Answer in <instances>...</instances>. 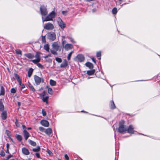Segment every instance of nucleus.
<instances>
[{
	"mask_svg": "<svg viewBox=\"0 0 160 160\" xmlns=\"http://www.w3.org/2000/svg\"><path fill=\"white\" fill-rule=\"evenodd\" d=\"M124 123V121L123 120H121L119 123L118 131L120 133H122L127 131V128L125 127Z\"/></svg>",
	"mask_w": 160,
	"mask_h": 160,
	"instance_id": "obj_1",
	"label": "nucleus"
},
{
	"mask_svg": "<svg viewBox=\"0 0 160 160\" xmlns=\"http://www.w3.org/2000/svg\"><path fill=\"white\" fill-rule=\"evenodd\" d=\"M47 38L49 40L52 41H54L56 39V35L53 32H50L47 34Z\"/></svg>",
	"mask_w": 160,
	"mask_h": 160,
	"instance_id": "obj_2",
	"label": "nucleus"
},
{
	"mask_svg": "<svg viewBox=\"0 0 160 160\" xmlns=\"http://www.w3.org/2000/svg\"><path fill=\"white\" fill-rule=\"evenodd\" d=\"M40 11L41 14L42 16H46L48 14V12L46 7L44 5H42L41 6Z\"/></svg>",
	"mask_w": 160,
	"mask_h": 160,
	"instance_id": "obj_3",
	"label": "nucleus"
},
{
	"mask_svg": "<svg viewBox=\"0 0 160 160\" xmlns=\"http://www.w3.org/2000/svg\"><path fill=\"white\" fill-rule=\"evenodd\" d=\"M43 28L47 30H51L54 28V27L52 24L48 22L45 24Z\"/></svg>",
	"mask_w": 160,
	"mask_h": 160,
	"instance_id": "obj_4",
	"label": "nucleus"
},
{
	"mask_svg": "<svg viewBox=\"0 0 160 160\" xmlns=\"http://www.w3.org/2000/svg\"><path fill=\"white\" fill-rule=\"evenodd\" d=\"M84 57L83 55L79 54L75 58L74 60L78 62H81L84 61Z\"/></svg>",
	"mask_w": 160,
	"mask_h": 160,
	"instance_id": "obj_5",
	"label": "nucleus"
},
{
	"mask_svg": "<svg viewBox=\"0 0 160 160\" xmlns=\"http://www.w3.org/2000/svg\"><path fill=\"white\" fill-rule=\"evenodd\" d=\"M34 79L36 84L37 85H39L41 82H44L43 78H42L37 75L34 76Z\"/></svg>",
	"mask_w": 160,
	"mask_h": 160,
	"instance_id": "obj_6",
	"label": "nucleus"
},
{
	"mask_svg": "<svg viewBox=\"0 0 160 160\" xmlns=\"http://www.w3.org/2000/svg\"><path fill=\"white\" fill-rule=\"evenodd\" d=\"M52 48L56 51H58V50H59L60 51H61V49H59V48L60 47L59 43L58 42H53L52 45Z\"/></svg>",
	"mask_w": 160,
	"mask_h": 160,
	"instance_id": "obj_7",
	"label": "nucleus"
},
{
	"mask_svg": "<svg viewBox=\"0 0 160 160\" xmlns=\"http://www.w3.org/2000/svg\"><path fill=\"white\" fill-rule=\"evenodd\" d=\"M35 57L36 59L32 61L33 63H37L38 62L40 61L41 58L39 52H37L35 56Z\"/></svg>",
	"mask_w": 160,
	"mask_h": 160,
	"instance_id": "obj_8",
	"label": "nucleus"
},
{
	"mask_svg": "<svg viewBox=\"0 0 160 160\" xmlns=\"http://www.w3.org/2000/svg\"><path fill=\"white\" fill-rule=\"evenodd\" d=\"M58 22L60 27L62 29H63L66 27L65 24L62 21L60 18H58Z\"/></svg>",
	"mask_w": 160,
	"mask_h": 160,
	"instance_id": "obj_9",
	"label": "nucleus"
},
{
	"mask_svg": "<svg viewBox=\"0 0 160 160\" xmlns=\"http://www.w3.org/2000/svg\"><path fill=\"white\" fill-rule=\"evenodd\" d=\"M41 125L45 127H48L49 124L48 121L45 120H42L41 121Z\"/></svg>",
	"mask_w": 160,
	"mask_h": 160,
	"instance_id": "obj_10",
	"label": "nucleus"
},
{
	"mask_svg": "<svg viewBox=\"0 0 160 160\" xmlns=\"http://www.w3.org/2000/svg\"><path fill=\"white\" fill-rule=\"evenodd\" d=\"M63 47L66 50L68 51L72 49L73 48V46L71 44H66Z\"/></svg>",
	"mask_w": 160,
	"mask_h": 160,
	"instance_id": "obj_11",
	"label": "nucleus"
},
{
	"mask_svg": "<svg viewBox=\"0 0 160 160\" xmlns=\"http://www.w3.org/2000/svg\"><path fill=\"white\" fill-rule=\"evenodd\" d=\"M128 132L130 133H133L134 132V128L133 126L132 125H130L129 126L128 128H127V131Z\"/></svg>",
	"mask_w": 160,
	"mask_h": 160,
	"instance_id": "obj_12",
	"label": "nucleus"
},
{
	"mask_svg": "<svg viewBox=\"0 0 160 160\" xmlns=\"http://www.w3.org/2000/svg\"><path fill=\"white\" fill-rule=\"evenodd\" d=\"M44 132L46 134L49 136H50V135L52 133V129L51 128H48L45 129Z\"/></svg>",
	"mask_w": 160,
	"mask_h": 160,
	"instance_id": "obj_13",
	"label": "nucleus"
},
{
	"mask_svg": "<svg viewBox=\"0 0 160 160\" xmlns=\"http://www.w3.org/2000/svg\"><path fill=\"white\" fill-rule=\"evenodd\" d=\"M23 132L25 139L26 140L30 136L29 134L27 132L26 130H24L23 131Z\"/></svg>",
	"mask_w": 160,
	"mask_h": 160,
	"instance_id": "obj_14",
	"label": "nucleus"
},
{
	"mask_svg": "<svg viewBox=\"0 0 160 160\" xmlns=\"http://www.w3.org/2000/svg\"><path fill=\"white\" fill-rule=\"evenodd\" d=\"M22 151L23 154L26 155H28L29 154L28 150L26 148H22Z\"/></svg>",
	"mask_w": 160,
	"mask_h": 160,
	"instance_id": "obj_15",
	"label": "nucleus"
},
{
	"mask_svg": "<svg viewBox=\"0 0 160 160\" xmlns=\"http://www.w3.org/2000/svg\"><path fill=\"white\" fill-rule=\"evenodd\" d=\"M24 56L30 59L33 58L34 57V55L31 53H26Z\"/></svg>",
	"mask_w": 160,
	"mask_h": 160,
	"instance_id": "obj_16",
	"label": "nucleus"
},
{
	"mask_svg": "<svg viewBox=\"0 0 160 160\" xmlns=\"http://www.w3.org/2000/svg\"><path fill=\"white\" fill-rule=\"evenodd\" d=\"M42 21L43 22H46L48 21L52 20L51 19V18H50V17L48 15V16L46 17L44 19L43 17H42Z\"/></svg>",
	"mask_w": 160,
	"mask_h": 160,
	"instance_id": "obj_17",
	"label": "nucleus"
},
{
	"mask_svg": "<svg viewBox=\"0 0 160 160\" xmlns=\"http://www.w3.org/2000/svg\"><path fill=\"white\" fill-rule=\"evenodd\" d=\"M7 114L6 111H4L1 114V117L3 120H5L7 118Z\"/></svg>",
	"mask_w": 160,
	"mask_h": 160,
	"instance_id": "obj_18",
	"label": "nucleus"
},
{
	"mask_svg": "<svg viewBox=\"0 0 160 160\" xmlns=\"http://www.w3.org/2000/svg\"><path fill=\"white\" fill-rule=\"evenodd\" d=\"M48 96H45L42 97V100L43 102H45L46 104H48Z\"/></svg>",
	"mask_w": 160,
	"mask_h": 160,
	"instance_id": "obj_19",
	"label": "nucleus"
},
{
	"mask_svg": "<svg viewBox=\"0 0 160 160\" xmlns=\"http://www.w3.org/2000/svg\"><path fill=\"white\" fill-rule=\"evenodd\" d=\"M86 66L89 67L90 68L92 69L93 68V64L90 62H88L85 63Z\"/></svg>",
	"mask_w": 160,
	"mask_h": 160,
	"instance_id": "obj_20",
	"label": "nucleus"
},
{
	"mask_svg": "<svg viewBox=\"0 0 160 160\" xmlns=\"http://www.w3.org/2000/svg\"><path fill=\"white\" fill-rule=\"evenodd\" d=\"M5 94V90L4 87L2 86H1L0 95H3Z\"/></svg>",
	"mask_w": 160,
	"mask_h": 160,
	"instance_id": "obj_21",
	"label": "nucleus"
},
{
	"mask_svg": "<svg viewBox=\"0 0 160 160\" xmlns=\"http://www.w3.org/2000/svg\"><path fill=\"white\" fill-rule=\"evenodd\" d=\"M48 15L50 17V18H51L52 20V18H54L55 16V13L54 11H52Z\"/></svg>",
	"mask_w": 160,
	"mask_h": 160,
	"instance_id": "obj_22",
	"label": "nucleus"
},
{
	"mask_svg": "<svg viewBox=\"0 0 160 160\" xmlns=\"http://www.w3.org/2000/svg\"><path fill=\"white\" fill-rule=\"evenodd\" d=\"M67 66V63L66 60H65L61 64L60 67L61 68L65 67Z\"/></svg>",
	"mask_w": 160,
	"mask_h": 160,
	"instance_id": "obj_23",
	"label": "nucleus"
},
{
	"mask_svg": "<svg viewBox=\"0 0 160 160\" xmlns=\"http://www.w3.org/2000/svg\"><path fill=\"white\" fill-rule=\"evenodd\" d=\"M33 71V69L32 68H30L29 69L28 72V77H30L32 75Z\"/></svg>",
	"mask_w": 160,
	"mask_h": 160,
	"instance_id": "obj_24",
	"label": "nucleus"
},
{
	"mask_svg": "<svg viewBox=\"0 0 160 160\" xmlns=\"http://www.w3.org/2000/svg\"><path fill=\"white\" fill-rule=\"evenodd\" d=\"M95 71L94 70H92L90 71H87V73L89 75H91L94 74Z\"/></svg>",
	"mask_w": 160,
	"mask_h": 160,
	"instance_id": "obj_25",
	"label": "nucleus"
},
{
	"mask_svg": "<svg viewBox=\"0 0 160 160\" xmlns=\"http://www.w3.org/2000/svg\"><path fill=\"white\" fill-rule=\"evenodd\" d=\"M110 107L112 109L115 108V106L113 101H111L110 102Z\"/></svg>",
	"mask_w": 160,
	"mask_h": 160,
	"instance_id": "obj_26",
	"label": "nucleus"
},
{
	"mask_svg": "<svg viewBox=\"0 0 160 160\" xmlns=\"http://www.w3.org/2000/svg\"><path fill=\"white\" fill-rule=\"evenodd\" d=\"M46 87L48 89V93L51 95L52 94L53 92L52 88H49L48 86H47Z\"/></svg>",
	"mask_w": 160,
	"mask_h": 160,
	"instance_id": "obj_27",
	"label": "nucleus"
},
{
	"mask_svg": "<svg viewBox=\"0 0 160 160\" xmlns=\"http://www.w3.org/2000/svg\"><path fill=\"white\" fill-rule=\"evenodd\" d=\"M29 143L33 146H35L36 144L35 142L32 141V140L29 139L28 140Z\"/></svg>",
	"mask_w": 160,
	"mask_h": 160,
	"instance_id": "obj_28",
	"label": "nucleus"
},
{
	"mask_svg": "<svg viewBox=\"0 0 160 160\" xmlns=\"http://www.w3.org/2000/svg\"><path fill=\"white\" fill-rule=\"evenodd\" d=\"M16 137L17 139L19 141H21L22 140V137L20 135L16 134Z\"/></svg>",
	"mask_w": 160,
	"mask_h": 160,
	"instance_id": "obj_29",
	"label": "nucleus"
},
{
	"mask_svg": "<svg viewBox=\"0 0 160 160\" xmlns=\"http://www.w3.org/2000/svg\"><path fill=\"white\" fill-rule=\"evenodd\" d=\"M50 83L51 85L54 86L56 85V82L55 81L51 79L50 80Z\"/></svg>",
	"mask_w": 160,
	"mask_h": 160,
	"instance_id": "obj_30",
	"label": "nucleus"
},
{
	"mask_svg": "<svg viewBox=\"0 0 160 160\" xmlns=\"http://www.w3.org/2000/svg\"><path fill=\"white\" fill-rule=\"evenodd\" d=\"M40 150V148L39 146H37L36 148H33L32 149V151L34 152H39Z\"/></svg>",
	"mask_w": 160,
	"mask_h": 160,
	"instance_id": "obj_31",
	"label": "nucleus"
},
{
	"mask_svg": "<svg viewBox=\"0 0 160 160\" xmlns=\"http://www.w3.org/2000/svg\"><path fill=\"white\" fill-rule=\"evenodd\" d=\"M44 48L45 50L49 52V47L48 44H46L44 46Z\"/></svg>",
	"mask_w": 160,
	"mask_h": 160,
	"instance_id": "obj_32",
	"label": "nucleus"
},
{
	"mask_svg": "<svg viewBox=\"0 0 160 160\" xmlns=\"http://www.w3.org/2000/svg\"><path fill=\"white\" fill-rule=\"evenodd\" d=\"M15 124L16 126L18 127H19L21 125V123L18 122L17 119H16V121L15 122Z\"/></svg>",
	"mask_w": 160,
	"mask_h": 160,
	"instance_id": "obj_33",
	"label": "nucleus"
},
{
	"mask_svg": "<svg viewBox=\"0 0 160 160\" xmlns=\"http://www.w3.org/2000/svg\"><path fill=\"white\" fill-rule=\"evenodd\" d=\"M28 85L30 88V89L33 92H34L35 91V90L34 88L33 87L32 85H31L30 83H29L28 84Z\"/></svg>",
	"mask_w": 160,
	"mask_h": 160,
	"instance_id": "obj_34",
	"label": "nucleus"
},
{
	"mask_svg": "<svg viewBox=\"0 0 160 160\" xmlns=\"http://www.w3.org/2000/svg\"><path fill=\"white\" fill-rule=\"evenodd\" d=\"M35 64H36L41 69H43L44 68V66L41 64L40 63H38V62L37 63H35Z\"/></svg>",
	"mask_w": 160,
	"mask_h": 160,
	"instance_id": "obj_35",
	"label": "nucleus"
},
{
	"mask_svg": "<svg viewBox=\"0 0 160 160\" xmlns=\"http://www.w3.org/2000/svg\"><path fill=\"white\" fill-rule=\"evenodd\" d=\"M57 51L55 50H50L51 53L55 55H58V53L57 52Z\"/></svg>",
	"mask_w": 160,
	"mask_h": 160,
	"instance_id": "obj_36",
	"label": "nucleus"
},
{
	"mask_svg": "<svg viewBox=\"0 0 160 160\" xmlns=\"http://www.w3.org/2000/svg\"><path fill=\"white\" fill-rule=\"evenodd\" d=\"M42 41L43 43H45L46 42L45 36H42Z\"/></svg>",
	"mask_w": 160,
	"mask_h": 160,
	"instance_id": "obj_37",
	"label": "nucleus"
},
{
	"mask_svg": "<svg viewBox=\"0 0 160 160\" xmlns=\"http://www.w3.org/2000/svg\"><path fill=\"white\" fill-rule=\"evenodd\" d=\"M4 109V106L2 103L0 102V110H3Z\"/></svg>",
	"mask_w": 160,
	"mask_h": 160,
	"instance_id": "obj_38",
	"label": "nucleus"
},
{
	"mask_svg": "<svg viewBox=\"0 0 160 160\" xmlns=\"http://www.w3.org/2000/svg\"><path fill=\"white\" fill-rule=\"evenodd\" d=\"M117 12V8H114L112 10V12L113 14H116Z\"/></svg>",
	"mask_w": 160,
	"mask_h": 160,
	"instance_id": "obj_39",
	"label": "nucleus"
},
{
	"mask_svg": "<svg viewBox=\"0 0 160 160\" xmlns=\"http://www.w3.org/2000/svg\"><path fill=\"white\" fill-rule=\"evenodd\" d=\"M73 53V52L72 51L69 53L68 54V56L67 57V58L68 60H69L70 59L71 57V55Z\"/></svg>",
	"mask_w": 160,
	"mask_h": 160,
	"instance_id": "obj_40",
	"label": "nucleus"
},
{
	"mask_svg": "<svg viewBox=\"0 0 160 160\" xmlns=\"http://www.w3.org/2000/svg\"><path fill=\"white\" fill-rule=\"evenodd\" d=\"M56 60L58 62H62V60L61 58H55Z\"/></svg>",
	"mask_w": 160,
	"mask_h": 160,
	"instance_id": "obj_41",
	"label": "nucleus"
},
{
	"mask_svg": "<svg viewBox=\"0 0 160 160\" xmlns=\"http://www.w3.org/2000/svg\"><path fill=\"white\" fill-rule=\"evenodd\" d=\"M14 76L15 77V78H16V79H17V81L19 80L20 79L19 76L17 74L15 73L14 74Z\"/></svg>",
	"mask_w": 160,
	"mask_h": 160,
	"instance_id": "obj_42",
	"label": "nucleus"
},
{
	"mask_svg": "<svg viewBox=\"0 0 160 160\" xmlns=\"http://www.w3.org/2000/svg\"><path fill=\"white\" fill-rule=\"evenodd\" d=\"M11 92L12 93H15L16 92V91L15 89L14 88H12L11 89Z\"/></svg>",
	"mask_w": 160,
	"mask_h": 160,
	"instance_id": "obj_43",
	"label": "nucleus"
},
{
	"mask_svg": "<svg viewBox=\"0 0 160 160\" xmlns=\"http://www.w3.org/2000/svg\"><path fill=\"white\" fill-rule=\"evenodd\" d=\"M17 54H21V51L20 50H15Z\"/></svg>",
	"mask_w": 160,
	"mask_h": 160,
	"instance_id": "obj_44",
	"label": "nucleus"
},
{
	"mask_svg": "<svg viewBox=\"0 0 160 160\" xmlns=\"http://www.w3.org/2000/svg\"><path fill=\"white\" fill-rule=\"evenodd\" d=\"M66 41L65 40H62V44L63 47H64L65 45L66 44Z\"/></svg>",
	"mask_w": 160,
	"mask_h": 160,
	"instance_id": "obj_45",
	"label": "nucleus"
},
{
	"mask_svg": "<svg viewBox=\"0 0 160 160\" xmlns=\"http://www.w3.org/2000/svg\"><path fill=\"white\" fill-rule=\"evenodd\" d=\"M101 56V52H98L97 53V57H100Z\"/></svg>",
	"mask_w": 160,
	"mask_h": 160,
	"instance_id": "obj_46",
	"label": "nucleus"
},
{
	"mask_svg": "<svg viewBox=\"0 0 160 160\" xmlns=\"http://www.w3.org/2000/svg\"><path fill=\"white\" fill-rule=\"evenodd\" d=\"M39 130H40V131H43L44 130L45 131V129L43 127H39Z\"/></svg>",
	"mask_w": 160,
	"mask_h": 160,
	"instance_id": "obj_47",
	"label": "nucleus"
},
{
	"mask_svg": "<svg viewBox=\"0 0 160 160\" xmlns=\"http://www.w3.org/2000/svg\"><path fill=\"white\" fill-rule=\"evenodd\" d=\"M1 156L4 157L5 156V154L3 151H2L0 153Z\"/></svg>",
	"mask_w": 160,
	"mask_h": 160,
	"instance_id": "obj_48",
	"label": "nucleus"
},
{
	"mask_svg": "<svg viewBox=\"0 0 160 160\" xmlns=\"http://www.w3.org/2000/svg\"><path fill=\"white\" fill-rule=\"evenodd\" d=\"M69 40L71 42H73V43H75V42L74 41V39L72 38H69Z\"/></svg>",
	"mask_w": 160,
	"mask_h": 160,
	"instance_id": "obj_49",
	"label": "nucleus"
},
{
	"mask_svg": "<svg viewBox=\"0 0 160 160\" xmlns=\"http://www.w3.org/2000/svg\"><path fill=\"white\" fill-rule=\"evenodd\" d=\"M42 113L43 115V116H45L46 115V113L45 112V111H42Z\"/></svg>",
	"mask_w": 160,
	"mask_h": 160,
	"instance_id": "obj_50",
	"label": "nucleus"
},
{
	"mask_svg": "<svg viewBox=\"0 0 160 160\" xmlns=\"http://www.w3.org/2000/svg\"><path fill=\"white\" fill-rule=\"evenodd\" d=\"M64 157L65 159L66 160H69V157L68 156V155L67 154H65L64 155Z\"/></svg>",
	"mask_w": 160,
	"mask_h": 160,
	"instance_id": "obj_51",
	"label": "nucleus"
},
{
	"mask_svg": "<svg viewBox=\"0 0 160 160\" xmlns=\"http://www.w3.org/2000/svg\"><path fill=\"white\" fill-rule=\"evenodd\" d=\"M35 155L38 158H40V154L39 153L37 152L35 153Z\"/></svg>",
	"mask_w": 160,
	"mask_h": 160,
	"instance_id": "obj_52",
	"label": "nucleus"
},
{
	"mask_svg": "<svg viewBox=\"0 0 160 160\" xmlns=\"http://www.w3.org/2000/svg\"><path fill=\"white\" fill-rule=\"evenodd\" d=\"M51 57V55L50 54H48V55H46V56H45L44 57V58H48V57Z\"/></svg>",
	"mask_w": 160,
	"mask_h": 160,
	"instance_id": "obj_53",
	"label": "nucleus"
},
{
	"mask_svg": "<svg viewBox=\"0 0 160 160\" xmlns=\"http://www.w3.org/2000/svg\"><path fill=\"white\" fill-rule=\"evenodd\" d=\"M47 152L50 155H51L52 154V152L49 150H48Z\"/></svg>",
	"mask_w": 160,
	"mask_h": 160,
	"instance_id": "obj_54",
	"label": "nucleus"
},
{
	"mask_svg": "<svg viewBox=\"0 0 160 160\" xmlns=\"http://www.w3.org/2000/svg\"><path fill=\"white\" fill-rule=\"evenodd\" d=\"M6 133H7V135H8V136L9 135V134L10 133L9 131H8V130H6Z\"/></svg>",
	"mask_w": 160,
	"mask_h": 160,
	"instance_id": "obj_55",
	"label": "nucleus"
},
{
	"mask_svg": "<svg viewBox=\"0 0 160 160\" xmlns=\"http://www.w3.org/2000/svg\"><path fill=\"white\" fill-rule=\"evenodd\" d=\"M21 87V88L23 89L25 87V86L23 84H22L20 85Z\"/></svg>",
	"mask_w": 160,
	"mask_h": 160,
	"instance_id": "obj_56",
	"label": "nucleus"
},
{
	"mask_svg": "<svg viewBox=\"0 0 160 160\" xmlns=\"http://www.w3.org/2000/svg\"><path fill=\"white\" fill-rule=\"evenodd\" d=\"M22 128H23V129L24 130H26V127L24 125H22Z\"/></svg>",
	"mask_w": 160,
	"mask_h": 160,
	"instance_id": "obj_57",
	"label": "nucleus"
},
{
	"mask_svg": "<svg viewBox=\"0 0 160 160\" xmlns=\"http://www.w3.org/2000/svg\"><path fill=\"white\" fill-rule=\"evenodd\" d=\"M18 82L20 85L22 84V83L20 79L19 80H18Z\"/></svg>",
	"mask_w": 160,
	"mask_h": 160,
	"instance_id": "obj_58",
	"label": "nucleus"
},
{
	"mask_svg": "<svg viewBox=\"0 0 160 160\" xmlns=\"http://www.w3.org/2000/svg\"><path fill=\"white\" fill-rule=\"evenodd\" d=\"M42 94V97L46 96V95H45V91H43Z\"/></svg>",
	"mask_w": 160,
	"mask_h": 160,
	"instance_id": "obj_59",
	"label": "nucleus"
},
{
	"mask_svg": "<svg viewBox=\"0 0 160 160\" xmlns=\"http://www.w3.org/2000/svg\"><path fill=\"white\" fill-rule=\"evenodd\" d=\"M12 157V155H9L8 157H7V159H9V158H11V157Z\"/></svg>",
	"mask_w": 160,
	"mask_h": 160,
	"instance_id": "obj_60",
	"label": "nucleus"
},
{
	"mask_svg": "<svg viewBox=\"0 0 160 160\" xmlns=\"http://www.w3.org/2000/svg\"><path fill=\"white\" fill-rule=\"evenodd\" d=\"M9 147V144L8 143H7V149H8Z\"/></svg>",
	"mask_w": 160,
	"mask_h": 160,
	"instance_id": "obj_61",
	"label": "nucleus"
},
{
	"mask_svg": "<svg viewBox=\"0 0 160 160\" xmlns=\"http://www.w3.org/2000/svg\"><path fill=\"white\" fill-rule=\"evenodd\" d=\"M92 61L94 62V63H96V62H95V59L94 58H92Z\"/></svg>",
	"mask_w": 160,
	"mask_h": 160,
	"instance_id": "obj_62",
	"label": "nucleus"
},
{
	"mask_svg": "<svg viewBox=\"0 0 160 160\" xmlns=\"http://www.w3.org/2000/svg\"><path fill=\"white\" fill-rule=\"evenodd\" d=\"M80 112H83V113H87V112L85 111H81Z\"/></svg>",
	"mask_w": 160,
	"mask_h": 160,
	"instance_id": "obj_63",
	"label": "nucleus"
},
{
	"mask_svg": "<svg viewBox=\"0 0 160 160\" xmlns=\"http://www.w3.org/2000/svg\"><path fill=\"white\" fill-rule=\"evenodd\" d=\"M66 12V11H62V14H65V13Z\"/></svg>",
	"mask_w": 160,
	"mask_h": 160,
	"instance_id": "obj_64",
	"label": "nucleus"
}]
</instances>
